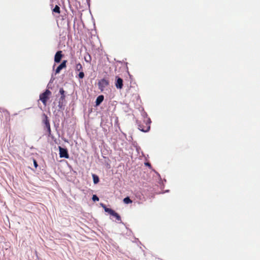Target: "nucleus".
Masks as SVG:
<instances>
[{"label": "nucleus", "mask_w": 260, "mask_h": 260, "mask_svg": "<svg viewBox=\"0 0 260 260\" xmlns=\"http://www.w3.org/2000/svg\"><path fill=\"white\" fill-rule=\"evenodd\" d=\"M78 77L80 79H83L84 77V73L81 71L79 73Z\"/></svg>", "instance_id": "nucleus-19"}, {"label": "nucleus", "mask_w": 260, "mask_h": 260, "mask_svg": "<svg viewBox=\"0 0 260 260\" xmlns=\"http://www.w3.org/2000/svg\"><path fill=\"white\" fill-rule=\"evenodd\" d=\"M82 69H83V67L80 63H78L76 64V67H75L76 71H82Z\"/></svg>", "instance_id": "nucleus-16"}, {"label": "nucleus", "mask_w": 260, "mask_h": 260, "mask_svg": "<svg viewBox=\"0 0 260 260\" xmlns=\"http://www.w3.org/2000/svg\"><path fill=\"white\" fill-rule=\"evenodd\" d=\"M109 82L108 80L103 79L100 80L98 82V86L99 88L101 90V91H103L104 90V88L109 85Z\"/></svg>", "instance_id": "nucleus-2"}, {"label": "nucleus", "mask_w": 260, "mask_h": 260, "mask_svg": "<svg viewBox=\"0 0 260 260\" xmlns=\"http://www.w3.org/2000/svg\"><path fill=\"white\" fill-rule=\"evenodd\" d=\"M104 96L103 95H100L96 99L95 104L96 106L100 105L101 103L103 101Z\"/></svg>", "instance_id": "nucleus-12"}, {"label": "nucleus", "mask_w": 260, "mask_h": 260, "mask_svg": "<svg viewBox=\"0 0 260 260\" xmlns=\"http://www.w3.org/2000/svg\"><path fill=\"white\" fill-rule=\"evenodd\" d=\"M51 92L49 89H46L43 93L40 94L39 100L42 102L44 106L47 105L48 100L51 95Z\"/></svg>", "instance_id": "nucleus-1"}, {"label": "nucleus", "mask_w": 260, "mask_h": 260, "mask_svg": "<svg viewBox=\"0 0 260 260\" xmlns=\"http://www.w3.org/2000/svg\"><path fill=\"white\" fill-rule=\"evenodd\" d=\"M116 81L115 83V86L117 89H121L123 87V80L118 77H116Z\"/></svg>", "instance_id": "nucleus-6"}, {"label": "nucleus", "mask_w": 260, "mask_h": 260, "mask_svg": "<svg viewBox=\"0 0 260 260\" xmlns=\"http://www.w3.org/2000/svg\"><path fill=\"white\" fill-rule=\"evenodd\" d=\"M123 202L125 204H128L132 203V201L130 199L129 197H126L123 199Z\"/></svg>", "instance_id": "nucleus-18"}, {"label": "nucleus", "mask_w": 260, "mask_h": 260, "mask_svg": "<svg viewBox=\"0 0 260 260\" xmlns=\"http://www.w3.org/2000/svg\"><path fill=\"white\" fill-rule=\"evenodd\" d=\"M139 129L144 132H147L149 131L150 128V123L144 121V122L138 126Z\"/></svg>", "instance_id": "nucleus-3"}, {"label": "nucleus", "mask_w": 260, "mask_h": 260, "mask_svg": "<svg viewBox=\"0 0 260 260\" xmlns=\"http://www.w3.org/2000/svg\"><path fill=\"white\" fill-rule=\"evenodd\" d=\"M59 156L61 158L64 157L66 158H69V155L68 152V150L66 148H62L60 146H59Z\"/></svg>", "instance_id": "nucleus-4"}, {"label": "nucleus", "mask_w": 260, "mask_h": 260, "mask_svg": "<svg viewBox=\"0 0 260 260\" xmlns=\"http://www.w3.org/2000/svg\"><path fill=\"white\" fill-rule=\"evenodd\" d=\"M84 60L86 62L90 63L91 60V57L88 53H86L84 56Z\"/></svg>", "instance_id": "nucleus-13"}, {"label": "nucleus", "mask_w": 260, "mask_h": 260, "mask_svg": "<svg viewBox=\"0 0 260 260\" xmlns=\"http://www.w3.org/2000/svg\"><path fill=\"white\" fill-rule=\"evenodd\" d=\"M59 93L61 94V96L59 99L58 106L59 107V108H61L62 107V106H63V102L65 101V98H66V95L64 94L65 91L62 88H60Z\"/></svg>", "instance_id": "nucleus-5"}, {"label": "nucleus", "mask_w": 260, "mask_h": 260, "mask_svg": "<svg viewBox=\"0 0 260 260\" xmlns=\"http://www.w3.org/2000/svg\"><path fill=\"white\" fill-rule=\"evenodd\" d=\"M101 206L104 209L105 212L108 213L110 215H112L114 211L113 210L107 208L106 205L103 203L101 204Z\"/></svg>", "instance_id": "nucleus-10"}, {"label": "nucleus", "mask_w": 260, "mask_h": 260, "mask_svg": "<svg viewBox=\"0 0 260 260\" xmlns=\"http://www.w3.org/2000/svg\"><path fill=\"white\" fill-rule=\"evenodd\" d=\"M92 178L94 184H97L99 182V178L97 175L92 174Z\"/></svg>", "instance_id": "nucleus-14"}, {"label": "nucleus", "mask_w": 260, "mask_h": 260, "mask_svg": "<svg viewBox=\"0 0 260 260\" xmlns=\"http://www.w3.org/2000/svg\"><path fill=\"white\" fill-rule=\"evenodd\" d=\"M101 206L104 209L105 212L108 213L110 215H112L114 211L113 210L107 208L106 205L103 203L101 204Z\"/></svg>", "instance_id": "nucleus-11"}, {"label": "nucleus", "mask_w": 260, "mask_h": 260, "mask_svg": "<svg viewBox=\"0 0 260 260\" xmlns=\"http://www.w3.org/2000/svg\"><path fill=\"white\" fill-rule=\"evenodd\" d=\"M92 199L94 202L99 201V198L95 194L93 195Z\"/></svg>", "instance_id": "nucleus-20"}, {"label": "nucleus", "mask_w": 260, "mask_h": 260, "mask_svg": "<svg viewBox=\"0 0 260 260\" xmlns=\"http://www.w3.org/2000/svg\"><path fill=\"white\" fill-rule=\"evenodd\" d=\"M53 12L57 13L58 14H60V11L59 7L57 5H56L55 8L53 9Z\"/></svg>", "instance_id": "nucleus-17"}, {"label": "nucleus", "mask_w": 260, "mask_h": 260, "mask_svg": "<svg viewBox=\"0 0 260 260\" xmlns=\"http://www.w3.org/2000/svg\"><path fill=\"white\" fill-rule=\"evenodd\" d=\"M67 62V60H64L61 64L57 67L55 70V73L58 74L60 73V71L63 69L65 68L66 67V63Z\"/></svg>", "instance_id": "nucleus-8"}, {"label": "nucleus", "mask_w": 260, "mask_h": 260, "mask_svg": "<svg viewBox=\"0 0 260 260\" xmlns=\"http://www.w3.org/2000/svg\"><path fill=\"white\" fill-rule=\"evenodd\" d=\"M33 162H34V165L35 167L36 168H37L38 167V164H37V161L35 159H34Z\"/></svg>", "instance_id": "nucleus-21"}, {"label": "nucleus", "mask_w": 260, "mask_h": 260, "mask_svg": "<svg viewBox=\"0 0 260 260\" xmlns=\"http://www.w3.org/2000/svg\"><path fill=\"white\" fill-rule=\"evenodd\" d=\"M146 165H147V166H150V164H149V163H146Z\"/></svg>", "instance_id": "nucleus-22"}, {"label": "nucleus", "mask_w": 260, "mask_h": 260, "mask_svg": "<svg viewBox=\"0 0 260 260\" xmlns=\"http://www.w3.org/2000/svg\"><path fill=\"white\" fill-rule=\"evenodd\" d=\"M63 56V54H62L61 51H58L54 56V61L56 63H59L62 57Z\"/></svg>", "instance_id": "nucleus-7"}, {"label": "nucleus", "mask_w": 260, "mask_h": 260, "mask_svg": "<svg viewBox=\"0 0 260 260\" xmlns=\"http://www.w3.org/2000/svg\"><path fill=\"white\" fill-rule=\"evenodd\" d=\"M44 124L45 125V127L47 129V132L48 133V136H50L51 135V128L50 125L49 120L48 119V117L47 116H45V119L44 120Z\"/></svg>", "instance_id": "nucleus-9"}, {"label": "nucleus", "mask_w": 260, "mask_h": 260, "mask_svg": "<svg viewBox=\"0 0 260 260\" xmlns=\"http://www.w3.org/2000/svg\"><path fill=\"white\" fill-rule=\"evenodd\" d=\"M113 216H114L117 221H121V217L120 216V215L117 213H116L115 211H114V213L112 214Z\"/></svg>", "instance_id": "nucleus-15"}]
</instances>
